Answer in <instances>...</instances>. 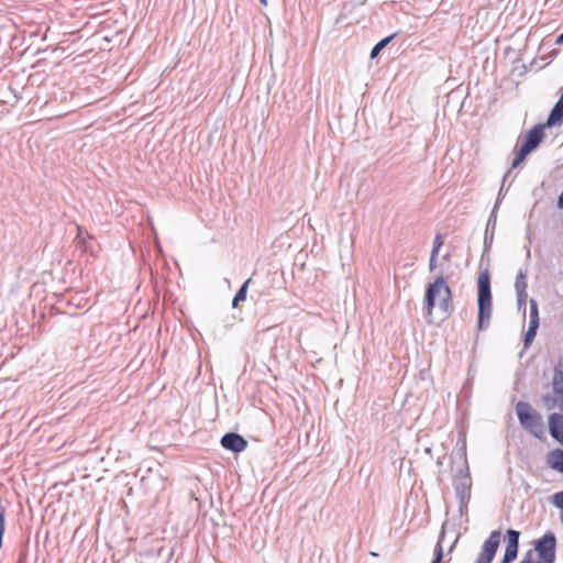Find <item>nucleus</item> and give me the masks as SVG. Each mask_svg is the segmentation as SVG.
I'll return each instance as SVG.
<instances>
[{
  "mask_svg": "<svg viewBox=\"0 0 563 563\" xmlns=\"http://www.w3.org/2000/svg\"><path fill=\"white\" fill-rule=\"evenodd\" d=\"M492 286L488 269L481 272L477 280L478 330L488 327L492 318Z\"/></svg>",
  "mask_w": 563,
  "mask_h": 563,
  "instance_id": "f257e3e1",
  "label": "nucleus"
},
{
  "mask_svg": "<svg viewBox=\"0 0 563 563\" xmlns=\"http://www.w3.org/2000/svg\"><path fill=\"white\" fill-rule=\"evenodd\" d=\"M437 296H440V309L443 312L450 314L452 311V292L450 286L445 283L442 275L438 276L433 283L428 285L426 289L424 305L429 314L432 313V310L435 307Z\"/></svg>",
  "mask_w": 563,
  "mask_h": 563,
  "instance_id": "f03ea898",
  "label": "nucleus"
},
{
  "mask_svg": "<svg viewBox=\"0 0 563 563\" xmlns=\"http://www.w3.org/2000/svg\"><path fill=\"white\" fill-rule=\"evenodd\" d=\"M516 415L521 428L534 438H544V422L542 415L532 408L529 402L519 400L516 406Z\"/></svg>",
  "mask_w": 563,
  "mask_h": 563,
  "instance_id": "7ed1b4c3",
  "label": "nucleus"
},
{
  "mask_svg": "<svg viewBox=\"0 0 563 563\" xmlns=\"http://www.w3.org/2000/svg\"><path fill=\"white\" fill-rule=\"evenodd\" d=\"M545 125L542 123L533 125L525 135L523 141L519 148L516 151V156L511 163V168L518 167L527 156L537 150L544 137Z\"/></svg>",
  "mask_w": 563,
  "mask_h": 563,
  "instance_id": "20e7f679",
  "label": "nucleus"
},
{
  "mask_svg": "<svg viewBox=\"0 0 563 563\" xmlns=\"http://www.w3.org/2000/svg\"><path fill=\"white\" fill-rule=\"evenodd\" d=\"M534 550L538 553L539 561L555 562L556 558V538L552 531L545 532L534 543Z\"/></svg>",
  "mask_w": 563,
  "mask_h": 563,
  "instance_id": "39448f33",
  "label": "nucleus"
},
{
  "mask_svg": "<svg viewBox=\"0 0 563 563\" xmlns=\"http://www.w3.org/2000/svg\"><path fill=\"white\" fill-rule=\"evenodd\" d=\"M500 537L501 534L499 530H494L490 532L489 537L484 541L482 552L476 559L475 563L493 562L500 543Z\"/></svg>",
  "mask_w": 563,
  "mask_h": 563,
  "instance_id": "423d86ee",
  "label": "nucleus"
},
{
  "mask_svg": "<svg viewBox=\"0 0 563 563\" xmlns=\"http://www.w3.org/2000/svg\"><path fill=\"white\" fill-rule=\"evenodd\" d=\"M529 303V327L523 336V346L526 349L534 341L540 324L538 302L534 299H530Z\"/></svg>",
  "mask_w": 563,
  "mask_h": 563,
  "instance_id": "0eeeda50",
  "label": "nucleus"
},
{
  "mask_svg": "<svg viewBox=\"0 0 563 563\" xmlns=\"http://www.w3.org/2000/svg\"><path fill=\"white\" fill-rule=\"evenodd\" d=\"M220 443L223 449L233 453L243 452L247 448L246 439L236 432H227L222 435Z\"/></svg>",
  "mask_w": 563,
  "mask_h": 563,
  "instance_id": "6e6552de",
  "label": "nucleus"
},
{
  "mask_svg": "<svg viewBox=\"0 0 563 563\" xmlns=\"http://www.w3.org/2000/svg\"><path fill=\"white\" fill-rule=\"evenodd\" d=\"M459 459L462 461V465L456 471L453 481H466L471 479L470 475V467L467 463V456H466V442L465 440H460L456 444V449L453 452Z\"/></svg>",
  "mask_w": 563,
  "mask_h": 563,
  "instance_id": "1a4fd4ad",
  "label": "nucleus"
},
{
  "mask_svg": "<svg viewBox=\"0 0 563 563\" xmlns=\"http://www.w3.org/2000/svg\"><path fill=\"white\" fill-rule=\"evenodd\" d=\"M550 435L563 445V412H552L548 418Z\"/></svg>",
  "mask_w": 563,
  "mask_h": 563,
  "instance_id": "9d476101",
  "label": "nucleus"
},
{
  "mask_svg": "<svg viewBox=\"0 0 563 563\" xmlns=\"http://www.w3.org/2000/svg\"><path fill=\"white\" fill-rule=\"evenodd\" d=\"M453 486L460 501L459 510L463 514V510L466 508L467 501L471 497L472 481H453Z\"/></svg>",
  "mask_w": 563,
  "mask_h": 563,
  "instance_id": "9b49d317",
  "label": "nucleus"
},
{
  "mask_svg": "<svg viewBox=\"0 0 563 563\" xmlns=\"http://www.w3.org/2000/svg\"><path fill=\"white\" fill-rule=\"evenodd\" d=\"M497 210H498V201L495 202L494 205V208L489 214V218L487 220V224H486V229H485V236H484V253H483V256L485 255V253H488L490 251V247H492V244H493V241H494V233H495V228H496V223H497Z\"/></svg>",
  "mask_w": 563,
  "mask_h": 563,
  "instance_id": "f8f14e48",
  "label": "nucleus"
},
{
  "mask_svg": "<svg viewBox=\"0 0 563 563\" xmlns=\"http://www.w3.org/2000/svg\"><path fill=\"white\" fill-rule=\"evenodd\" d=\"M552 388L554 395L559 397V408L563 412V368L561 365L554 367Z\"/></svg>",
  "mask_w": 563,
  "mask_h": 563,
  "instance_id": "ddd939ff",
  "label": "nucleus"
},
{
  "mask_svg": "<svg viewBox=\"0 0 563 563\" xmlns=\"http://www.w3.org/2000/svg\"><path fill=\"white\" fill-rule=\"evenodd\" d=\"M563 123V100L559 98L554 107L551 109L545 123H542L547 128H552Z\"/></svg>",
  "mask_w": 563,
  "mask_h": 563,
  "instance_id": "4468645a",
  "label": "nucleus"
},
{
  "mask_svg": "<svg viewBox=\"0 0 563 563\" xmlns=\"http://www.w3.org/2000/svg\"><path fill=\"white\" fill-rule=\"evenodd\" d=\"M548 464L552 470L563 473V449L552 450L548 455Z\"/></svg>",
  "mask_w": 563,
  "mask_h": 563,
  "instance_id": "2eb2a0df",
  "label": "nucleus"
},
{
  "mask_svg": "<svg viewBox=\"0 0 563 563\" xmlns=\"http://www.w3.org/2000/svg\"><path fill=\"white\" fill-rule=\"evenodd\" d=\"M395 35L396 34L394 33V34H390V35L382 38L380 41H378L372 48L369 57L372 59L376 58L379 55V53L382 52V49H384L391 42V40L395 37Z\"/></svg>",
  "mask_w": 563,
  "mask_h": 563,
  "instance_id": "dca6fc26",
  "label": "nucleus"
},
{
  "mask_svg": "<svg viewBox=\"0 0 563 563\" xmlns=\"http://www.w3.org/2000/svg\"><path fill=\"white\" fill-rule=\"evenodd\" d=\"M250 279H246L241 287L238 289L235 296L232 299V307L238 308L239 303L245 301L247 295Z\"/></svg>",
  "mask_w": 563,
  "mask_h": 563,
  "instance_id": "f3484780",
  "label": "nucleus"
},
{
  "mask_svg": "<svg viewBox=\"0 0 563 563\" xmlns=\"http://www.w3.org/2000/svg\"><path fill=\"white\" fill-rule=\"evenodd\" d=\"M516 292H527V273L520 269L515 280Z\"/></svg>",
  "mask_w": 563,
  "mask_h": 563,
  "instance_id": "a211bd4d",
  "label": "nucleus"
},
{
  "mask_svg": "<svg viewBox=\"0 0 563 563\" xmlns=\"http://www.w3.org/2000/svg\"><path fill=\"white\" fill-rule=\"evenodd\" d=\"M519 538H520V532L518 530L508 529L506 531V539H507V545L506 547L519 548Z\"/></svg>",
  "mask_w": 563,
  "mask_h": 563,
  "instance_id": "6ab92c4d",
  "label": "nucleus"
},
{
  "mask_svg": "<svg viewBox=\"0 0 563 563\" xmlns=\"http://www.w3.org/2000/svg\"><path fill=\"white\" fill-rule=\"evenodd\" d=\"M443 538H444V526L442 527V531L440 533L438 543H437L435 549H434V558H433L431 563H442L443 549H442L441 542H442Z\"/></svg>",
  "mask_w": 563,
  "mask_h": 563,
  "instance_id": "aec40b11",
  "label": "nucleus"
},
{
  "mask_svg": "<svg viewBox=\"0 0 563 563\" xmlns=\"http://www.w3.org/2000/svg\"><path fill=\"white\" fill-rule=\"evenodd\" d=\"M77 230H78V233L76 236L77 244L80 247H82L85 251H88L90 246H89L87 239H90V236L88 235L87 232L84 231V229L81 227H77Z\"/></svg>",
  "mask_w": 563,
  "mask_h": 563,
  "instance_id": "412c9836",
  "label": "nucleus"
},
{
  "mask_svg": "<svg viewBox=\"0 0 563 563\" xmlns=\"http://www.w3.org/2000/svg\"><path fill=\"white\" fill-rule=\"evenodd\" d=\"M541 399H542L543 406L548 410H551V409L555 408L556 406L559 407V397L556 395L553 396V395L547 394V395H543Z\"/></svg>",
  "mask_w": 563,
  "mask_h": 563,
  "instance_id": "4be33fe9",
  "label": "nucleus"
},
{
  "mask_svg": "<svg viewBox=\"0 0 563 563\" xmlns=\"http://www.w3.org/2000/svg\"><path fill=\"white\" fill-rule=\"evenodd\" d=\"M518 551L519 548L506 547L503 560H505L508 563H512L518 555Z\"/></svg>",
  "mask_w": 563,
  "mask_h": 563,
  "instance_id": "5701e85b",
  "label": "nucleus"
},
{
  "mask_svg": "<svg viewBox=\"0 0 563 563\" xmlns=\"http://www.w3.org/2000/svg\"><path fill=\"white\" fill-rule=\"evenodd\" d=\"M552 503L556 508L561 509L563 512V490L558 492L552 496Z\"/></svg>",
  "mask_w": 563,
  "mask_h": 563,
  "instance_id": "b1692460",
  "label": "nucleus"
},
{
  "mask_svg": "<svg viewBox=\"0 0 563 563\" xmlns=\"http://www.w3.org/2000/svg\"><path fill=\"white\" fill-rule=\"evenodd\" d=\"M443 242H442V235L441 234H437L435 238H434V241H433V245H432V250H431V253L432 254H437L439 255V251L442 246Z\"/></svg>",
  "mask_w": 563,
  "mask_h": 563,
  "instance_id": "393cba45",
  "label": "nucleus"
},
{
  "mask_svg": "<svg viewBox=\"0 0 563 563\" xmlns=\"http://www.w3.org/2000/svg\"><path fill=\"white\" fill-rule=\"evenodd\" d=\"M527 297V292H517L518 309L526 308Z\"/></svg>",
  "mask_w": 563,
  "mask_h": 563,
  "instance_id": "a878e982",
  "label": "nucleus"
},
{
  "mask_svg": "<svg viewBox=\"0 0 563 563\" xmlns=\"http://www.w3.org/2000/svg\"><path fill=\"white\" fill-rule=\"evenodd\" d=\"M511 169H512V168H510V169L505 174V176H504V178H503V185H501V188H500V190H499V192H498V197H497V200H496V201H498V203L500 202V200H501V199H503V197H504V192H503V191H504V185H505L506 180L510 177V175H511Z\"/></svg>",
  "mask_w": 563,
  "mask_h": 563,
  "instance_id": "bb28decb",
  "label": "nucleus"
},
{
  "mask_svg": "<svg viewBox=\"0 0 563 563\" xmlns=\"http://www.w3.org/2000/svg\"><path fill=\"white\" fill-rule=\"evenodd\" d=\"M437 261H438V255L431 253L430 260H429V269L430 271H433L437 267Z\"/></svg>",
  "mask_w": 563,
  "mask_h": 563,
  "instance_id": "cd10ccee",
  "label": "nucleus"
},
{
  "mask_svg": "<svg viewBox=\"0 0 563 563\" xmlns=\"http://www.w3.org/2000/svg\"><path fill=\"white\" fill-rule=\"evenodd\" d=\"M532 550H529L525 553L523 558L521 561H529V563H532Z\"/></svg>",
  "mask_w": 563,
  "mask_h": 563,
  "instance_id": "c85d7f7f",
  "label": "nucleus"
},
{
  "mask_svg": "<svg viewBox=\"0 0 563 563\" xmlns=\"http://www.w3.org/2000/svg\"><path fill=\"white\" fill-rule=\"evenodd\" d=\"M558 207L560 209H563V189H562V192L560 194V196L558 198Z\"/></svg>",
  "mask_w": 563,
  "mask_h": 563,
  "instance_id": "c756f323",
  "label": "nucleus"
},
{
  "mask_svg": "<svg viewBox=\"0 0 563 563\" xmlns=\"http://www.w3.org/2000/svg\"><path fill=\"white\" fill-rule=\"evenodd\" d=\"M555 43L563 44V32L556 37Z\"/></svg>",
  "mask_w": 563,
  "mask_h": 563,
  "instance_id": "7c9ffc66",
  "label": "nucleus"
},
{
  "mask_svg": "<svg viewBox=\"0 0 563 563\" xmlns=\"http://www.w3.org/2000/svg\"><path fill=\"white\" fill-rule=\"evenodd\" d=\"M262 4L266 5L267 4V0H260Z\"/></svg>",
  "mask_w": 563,
  "mask_h": 563,
  "instance_id": "2f4dec72",
  "label": "nucleus"
},
{
  "mask_svg": "<svg viewBox=\"0 0 563 563\" xmlns=\"http://www.w3.org/2000/svg\"><path fill=\"white\" fill-rule=\"evenodd\" d=\"M536 563H554V562H548V561H538Z\"/></svg>",
  "mask_w": 563,
  "mask_h": 563,
  "instance_id": "473e14b6",
  "label": "nucleus"
},
{
  "mask_svg": "<svg viewBox=\"0 0 563 563\" xmlns=\"http://www.w3.org/2000/svg\"><path fill=\"white\" fill-rule=\"evenodd\" d=\"M560 519H561V522L563 525V512H561Z\"/></svg>",
  "mask_w": 563,
  "mask_h": 563,
  "instance_id": "72a5a7b5",
  "label": "nucleus"
},
{
  "mask_svg": "<svg viewBox=\"0 0 563 563\" xmlns=\"http://www.w3.org/2000/svg\"><path fill=\"white\" fill-rule=\"evenodd\" d=\"M560 99L563 100V88H562V92H561Z\"/></svg>",
  "mask_w": 563,
  "mask_h": 563,
  "instance_id": "f704fd0d",
  "label": "nucleus"
},
{
  "mask_svg": "<svg viewBox=\"0 0 563 563\" xmlns=\"http://www.w3.org/2000/svg\"><path fill=\"white\" fill-rule=\"evenodd\" d=\"M455 542H457V538H456V539H454V542H453V544H452L451 549L454 547Z\"/></svg>",
  "mask_w": 563,
  "mask_h": 563,
  "instance_id": "c9c22d12",
  "label": "nucleus"
},
{
  "mask_svg": "<svg viewBox=\"0 0 563 563\" xmlns=\"http://www.w3.org/2000/svg\"><path fill=\"white\" fill-rule=\"evenodd\" d=\"M519 563H529V561H520Z\"/></svg>",
  "mask_w": 563,
  "mask_h": 563,
  "instance_id": "e433bc0d",
  "label": "nucleus"
}]
</instances>
